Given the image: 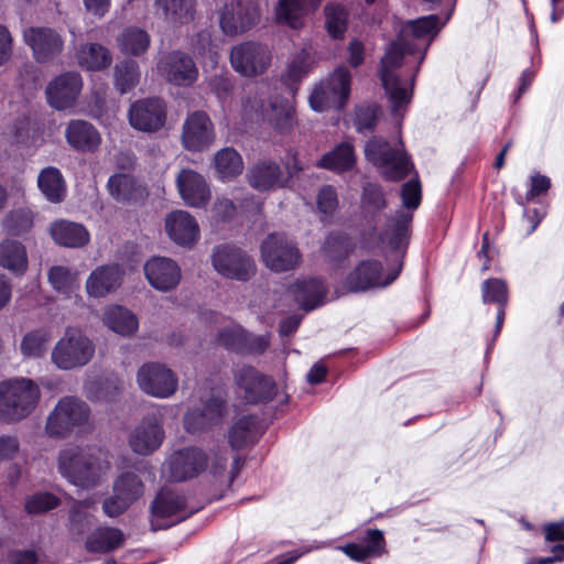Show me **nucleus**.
Masks as SVG:
<instances>
[{
	"label": "nucleus",
	"instance_id": "obj_35",
	"mask_svg": "<svg viewBox=\"0 0 564 564\" xmlns=\"http://www.w3.org/2000/svg\"><path fill=\"white\" fill-rule=\"evenodd\" d=\"M290 290L300 306L306 311L314 310L322 305L327 293L323 281L314 278L297 280L290 286Z\"/></svg>",
	"mask_w": 564,
	"mask_h": 564
},
{
	"label": "nucleus",
	"instance_id": "obj_20",
	"mask_svg": "<svg viewBox=\"0 0 564 564\" xmlns=\"http://www.w3.org/2000/svg\"><path fill=\"white\" fill-rule=\"evenodd\" d=\"M163 77L176 86H191L198 77L193 58L182 51L166 54L158 64Z\"/></svg>",
	"mask_w": 564,
	"mask_h": 564
},
{
	"label": "nucleus",
	"instance_id": "obj_29",
	"mask_svg": "<svg viewBox=\"0 0 564 564\" xmlns=\"http://www.w3.org/2000/svg\"><path fill=\"white\" fill-rule=\"evenodd\" d=\"M124 271L117 264L97 267L86 281V291L89 296L104 297L116 291L122 282Z\"/></svg>",
	"mask_w": 564,
	"mask_h": 564
},
{
	"label": "nucleus",
	"instance_id": "obj_43",
	"mask_svg": "<svg viewBox=\"0 0 564 564\" xmlns=\"http://www.w3.org/2000/svg\"><path fill=\"white\" fill-rule=\"evenodd\" d=\"M388 207L386 192L379 183L366 182L360 195V209L368 217H376Z\"/></svg>",
	"mask_w": 564,
	"mask_h": 564
},
{
	"label": "nucleus",
	"instance_id": "obj_30",
	"mask_svg": "<svg viewBox=\"0 0 564 564\" xmlns=\"http://www.w3.org/2000/svg\"><path fill=\"white\" fill-rule=\"evenodd\" d=\"M186 510V498L184 495L169 488L161 489L151 505L153 516L152 527L154 530L167 528L170 524H156L160 519H167L180 516Z\"/></svg>",
	"mask_w": 564,
	"mask_h": 564
},
{
	"label": "nucleus",
	"instance_id": "obj_58",
	"mask_svg": "<svg viewBox=\"0 0 564 564\" xmlns=\"http://www.w3.org/2000/svg\"><path fill=\"white\" fill-rule=\"evenodd\" d=\"M360 543L365 546L371 557H379L387 552L384 535L379 529L366 530Z\"/></svg>",
	"mask_w": 564,
	"mask_h": 564
},
{
	"label": "nucleus",
	"instance_id": "obj_18",
	"mask_svg": "<svg viewBox=\"0 0 564 564\" xmlns=\"http://www.w3.org/2000/svg\"><path fill=\"white\" fill-rule=\"evenodd\" d=\"M23 39L32 48L33 56L39 63L54 59L62 53L64 47L62 36L51 28H28L23 31Z\"/></svg>",
	"mask_w": 564,
	"mask_h": 564
},
{
	"label": "nucleus",
	"instance_id": "obj_57",
	"mask_svg": "<svg viewBox=\"0 0 564 564\" xmlns=\"http://www.w3.org/2000/svg\"><path fill=\"white\" fill-rule=\"evenodd\" d=\"M216 340L219 346L228 350L241 352L245 345V330L238 326L223 328Z\"/></svg>",
	"mask_w": 564,
	"mask_h": 564
},
{
	"label": "nucleus",
	"instance_id": "obj_64",
	"mask_svg": "<svg viewBox=\"0 0 564 564\" xmlns=\"http://www.w3.org/2000/svg\"><path fill=\"white\" fill-rule=\"evenodd\" d=\"M39 555L34 550H12L7 555L8 564H36Z\"/></svg>",
	"mask_w": 564,
	"mask_h": 564
},
{
	"label": "nucleus",
	"instance_id": "obj_49",
	"mask_svg": "<svg viewBox=\"0 0 564 564\" xmlns=\"http://www.w3.org/2000/svg\"><path fill=\"white\" fill-rule=\"evenodd\" d=\"M269 121L278 132L288 133L295 124V109L288 100L276 99L271 105Z\"/></svg>",
	"mask_w": 564,
	"mask_h": 564
},
{
	"label": "nucleus",
	"instance_id": "obj_19",
	"mask_svg": "<svg viewBox=\"0 0 564 564\" xmlns=\"http://www.w3.org/2000/svg\"><path fill=\"white\" fill-rule=\"evenodd\" d=\"M83 87L82 76L77 72H66L51 80L45 94L47 102L57 110L73 107Z\"/></svg>",
	"mask_w": 564,
	"mask_h": 564
},
{
	"label": "nucleus",
	"instance_id": "obj_17",
	"mask_svg": "<svg viewBox=\"0 0 564 564\" xmlns=\"http://www.w3.org/2000/svg\"><path fill=\"white\" fill-rule=\"evenodd\" d=\"M215 141L214 124L204 111H194L183 123L182 142L186 150L200 152Z\"/></svg>",
	"mask_w": 564,
	"mask_h": 564
},
{
	"label": "nucleus",
	"instance_id": "obj_41",
	"mask_svg": "<svg viewBox=\"0 0 564 564\" xmlns=\"http://www.w3.org/2000/svg\"><path fill=\"white\" fill-rule=\"evenodd\" d=\"M259 419L257 415L240 417L229 430V444L234 449H241L259 438Z\"/></svg>",
	"mask_w": 564,
	"mask_h": 564
},
{
	"label": "nucleus",
	"instance_id": "obj_23",
	"mask_svg": "<svg viewBox=\"0 0 564 564\" xmlns=\"http://www.w3.org/2000/svg\"><path fill=\"white\" fill-rule=\"evenodd\" d=\"M207 460V455L199 448L180 449L169 459L170 478L174 481H184L196 477L206 468Z\"/></svg>",
	"mask_w": 564,
	"mask_h": 564
},
{
	"label": "nucleus",
	"instance_id": "obj_4",
	"mask_svg": "<svg viewBox=\"0 0 564 564\" xmlns=\"http://www.w3.org/2000/svg\"><path fill=\"white\" fill-rule=\"evenodd\" d=\"M40 387L31 379L14 378L0 382V421L19 422L37 406Z\"/></svg>",
	"mask_w": 564,
	"mask_h": 564
},
{
	"label": "nucleus",
	"instance_id": "obj_56",
	"mask_svg": "<svg viewBox=\"0 0 564 564\" xmlns=\"http://www.w3.org/2000/svg\"><path fill=\"white\" fill-rule=\"evenodd\" d=\"M400 195L403 207L408 209V212L404 210V213H410L413 216L411 210H415L422 200V187L419 178H412L405 182L401 187ZM401 210L403 212V209Z\"/></svg>",
	"mask_w": 564,
	"mask_h": 564
},
{
	"label": "nucleus",
	"instance_id": "obj_5",
	"mask_svg": "<svg viewBox=\"0 0 564 564\" xmlns=\"http://www.w3.org/2000/svg\"><path fill=\"white\" fill-rule=\"evenodd\" d=\"M368 162L381 170V175L390 182L404 178L413 169V163L400 139L391 141L382 137H372L365 145Z\"/></svg>",
	"mask_w": 564,
	"mask_h": 564
},
{
	"label": "nucleus",
	"instance_id": "obj_38",
	"mask_svg": "<svg viewBox=\"0 0 564 564\" xmlns=\"http://www.w3.org/2000/svg\"><path fill=\"white\" fill-rule=\"evenodd\" d=\"M107 188L111 197L121 203H130L144 195V188L137 180L132 175L124 173L111 175L108 180Z\"/></svg>",
	"mask_w": 564,
	"mask_h": 564
},
{
	"label": "nucleus",
	"instance_id": "obj_7",
	"mask_svg": "<svg viewBox=\"0 0 564 564\" xmlns=\"http://www.w3.org/2000/svg\"><path fill=\"white\" fill-rule=\"evenodd\" d=\"M89 406L76 397L62 398L50 413L45 430L52 437H66L88 422Z\"/></svg>",
	"mask_w": 564,
	"mask_h": 564
},
{
	"label": "nucleus",
	"instance_id": "obj_3",
	"mask_svg": "<svg viewBox=\"0 0 564 564\" xmlns=\"http://www.w3.org/2000/svg\"><path fill=\"white\" fill-rule=\"evenodd\" d=\"M109 467L101 448L96 446H67L57 456L58 473L70 484L82 488L97 486Z\"/></svg>",
	"mask_w": 564,
	"mask_h": 564
},
{
	"label": "nucleus",
	"instance_id": "obj_16",
	"mask_svg": "<svg viewBox=\"0 0 564 564\" xmlns=\"http://www.w3.org/2000/svg\"><path fill=\"white\" fill-rule=\"evenodd\" d=\"M129 122L132 128L142 132H156L166 121V105L159 97L134 101L129 108Z\"/></svg>",
	"mask_w": 564,
	"mask_h": 564
},
{
	"label": "nucleus",
	"instance_id": "obj_22",
	"mask_svg": "<svg viewBox=\"0 0 564 564\" xmlns=\"http://www.w3.org/2000/svg\"><path fill=\"white\" fill-rule=\"evenodd\" d=\"M226 401L212 395L202 406L188 410L184 415V427L188 433L206 431L223 422Z\"/></svg>",
	"mask_w": 564,
	"mask_h": 564
},
{
	"label": "nucleus",
	"instance_id": "obj_60",
	"mask_svg": "<svg viewBox=\"0 0 564 564\" xmlns=\"http://www.w3.org/2000/svg\"><path fill=\"white\" fill-rule=\"evenodd\" d=\"M378 122V108L360 107L356 112V128L359 132L372 131Z\"/></svg>",
	"mask_w": 564,
	"mask_h": 564
},
{
	"label": "nucleus",
	"instance_id": "obj_2",
	"mask_svg": "<svg viewBox=\"0 0 564 564\" xmlns=\"http://www.w3.org/2000/svg\"><path fill=\"white\" fill-rule=\"evenodd\" d=\"M412 215L402 210L387 217L386 226L380 234L381 241L388 247L397 269L387 276L383 267L377 260L361 261L346 278L345 288L352 293L365 292L375 288H384L391 284L400 274L403 259L410 241Z\"/></svg>",
	"mask_w": 564,
	"mask_h": 564
},
{
	"label": "nucleus",
	"instance_id": "obj_36",
	"mask_svg": "<svg viewBox=\"0 0 564 564\" xmlns=\"http://www.w3.org/2000/svg\"><path fill=\"white\" fill-rule=\"evenodd\" d=\"M356 164L354 145L344 141L325 153L316 163L319 169L328 170L337 174L348 172Z\"/></svg>",
	"mask_w": 564,
	"mask_h": 564
},
{
	"label": "nucleus",
	"instance_id": "obj_44",
	"mask_svg": "<svg viewBox=\"0 0 564 564\" xmlns=\"http://www.w3.org/2000/svg\"><path fill=\"white\" fill-rule=\"evenodd\" d=\"M78 64L88 70L107 68L112 61L108 48L98 43L85 44L77 53Z\"/></svg>",
	"mask_w": 564,
	"mask_h": 564
},
{
	"label": "nucleus",
	"instance_id": "obj_32",
	"mask_svg": "<svg viewBox=\"0 0 564 564\" xmlns=\"http://www.w3.org/2000/svg\"><path fill=\"white\" fill-rule=\"evenodd\" d=\"M248 181L250 186L258 191L282 187L286 182L281 166L272 161L254 164L248 172Z\"/></svg>",
	"mask_w": 564,
	"mask_h": 564
},
{
	"label": "nucleus",
	"instance_id": "obj_48",
	"mask_svg": "<svg viewBox=\"0 0 564 564\" xmlns=\"http://www.w3.org/2000/svg\"><path fill=\"white\" fill-rule=\"evenodd\" d=\"M118 44L123 54L138 56L150 46V35L142 29L128 28L118 39Z\"/></svg>",
	"mask_w": 564,
	"mask_h": 564
},
{
	"label": "nucleus",
	"instance_id": "obj_45",
	"mask_svg": "<svg viewBox=\"0 0 564 564\" xmlns=\"http://www.w3.org/2000/svg\"><path fill=\"white\" fill-rule=\"evenodd\" d=\"M216 172L223 181H229L243 170L241 155L234 148H224L219 150L214 158Z\"/></svg>",
	"mask_w": 564,
	"mask_h": 564
},
{
	"label": "nucleus",
	"instance_id": "obj_34",
	"mask_svg": "<svg viewBox=\"0 0 564 564\" xmlns=\"http://www.w3.org/2000/svg\"><path fill=\"white\" fill-rule=\"evenodd\" d=\"M0 267L10 271L15 276L23 275L29 267L25 246L11 238L0 241Z\"/></svg>",
	"mask_w": 564,
	"mask_h": 564
},
{
	"label": "nucleus",
	"instance_id": "obj_11",
	"mask_svg": "<svg viewBox=\"0 0 564 564\" xmlns=\"http://www.w3.org/2000/svg\"><path fill=\"white\" fill-rule=\"evenodd\" d=\"M260 251L265 267L274 272L293 270L301 260V253L295 243L280 234H270L262 241Z\"/></svg>",
	"mask_w": 564,
	"mask_h": 564
},
{
	"label": "nucleus",
	"instance_id": "obj_42",
	"mask_svg": "<svg viewBox=\"0 0 564 564\" xmlns=\"http://www.w3.org/2000/svg\"><path fill=\"white\" fill-rule=\"evenodd\" d=\"M104 323L121 336H131L139 327L137 316L128 308L118 305L109 307L105 312Z\"/></svg>",
	"mask_w": 564,
	"mask_h": 564
},
{
	"label": "nucleus",
	"instance_id": "obj_26",
	"mask_svg": "<svg viewBox=\"0 0 564 564\" xmlns=\"http://www.w3.org/2000/svg\"><path fill=\"white\" fill-rule=\"evenodd\" d=\"M65 139L68 145L82 153H94L101 144V134L89 121L70 120L65 128Z\"/></svg>",
	"mask_w": 564,
	"mask_h": 564
},
{
	"label": "nucleus",
	"instance_id": "obj_54",
	"mask_svg": "<svg viewBox=\"0 0 564 564\" xmlns=\"http://www.w3.org/2000/svg\"><path fill=\"white\" fill-rule=\"evenodd\" d=\"M61 500L51 492H36L25 501V511L30 514L47 512L58 507Z\"/></svg>",
	"mask_w": 564,
	"mask_h": 564
},
{
	"label": "nucleus",
	"instance_id": "obj_6",
	"mask_svg": "<svg viewBox=\"0 0 564 564\" xmlns=\"http://www.w3.org/2000/svg\"><path fill=\"white\" fill-rule=\"evenodd\" d=\"M351 74L346 66H338L319 83L310 95V105L315 111L341 109L350 95Z\"/></svg>",
	"mask_w": 564,
	"mask_h": 564
},
{
	"label": "nucleus",
	"instance_id": "obj_31",
	"mask_svg": "<svg viewBox=\"0 0 564 564\" xmlns=\"http://www.w3.org/2000/svg\"><path fill=\"white\" fill-rule=\"evenodd\" d=\"M50 235L55 243L66 248H82L90 239L89 231L84 225L65 219L53 221Z\"/></svg>",
	"mask_w": 564,
	"mask_h": 564
},
{
	"label": "nucleus",
	"instance_id": "obj_62",
	"mask_svg": "<svg viewBox=\"0 0 564 564\" xmlns=\"http://www.w3.org/2000/svg\"><path fill=\"white\" fill-rule=\"evenodd\" d=\"M551 187V180L540 173H534L530 177V188L525 194L528 202L533 200L535 197L545 194Z\"/></svg>",
	"mask_w": 564,
	"mask_h": 564
},
{
	"label": "nucleus",
	"instance_id": "obj_12",
	"mask_svg": "<svg viewBox=\"0 0 564 564\" xmlns=\"http://www.w3.org/2000/svg\"><path fill=\"white\" fill-rule=\"evenodd\" d=\"M230 63L241 76L256 77L263 74L270 66L271 53L261 43L246 41L231 48Z\"/></svg>",
	"mask_w": 564,
	"mask_h": 564
},
{
	"label": "nucleus",
	"instance_id": "obj_1",
	"mask_svg": "<svg viewBox=\"0 0 564 564\" xmlns=\"http://www.w3.org/2000/svg\"><path fill=\"white\" fill-rule=\"evenodd\" d=\"M448 19L449 17L444 22H441V18L437 14H430L408 21L401 28L398 40L391 42L386 50L380 61L379 76L394 117L399 116L406 108L412 98V89L405 87L395 73L402 66L404 55L420 53L419 64H421L433 39Z\"/></svg>",
	"mask_w": 564,
	"mask_h": 564
},
{
	"label": "nucleus",
	"instance_id": "obj_15",
	"mask_svg": "<svg viewBox=\"0 0 564 564\" xmlns=\"http://www.w3.org/2000/svg\"><path fill=\"white\" fill-rule=\"evenodd\" d=\"M235 381L243 391L246 401L251 404L267 403L276 393L274 380L251 366L238 368L235 372Z\"/></svg>",
	"mask_w": 564,
	"mask_h": 564
},
{
	"label": "nucleus",
	"instance_id": "obj_24",
	"mask_svg": "<svg viewBox=\"0 0 564 564\" xmlns=\"http://www.w3.org/2000/svg\"><path fill=\"white\" fill-rule=\"evenodd\" d=\"M143 270L149 284L161 292L175 289L182 276L178 264L165 257H152L145 262Z\"/></svg>",
	"mask_w": 564,
	"mask_h": 564
},
{
	"label": "nucleus",
	"instance_id": "obj_55",
	"mask_svg": "<svg viewBox=\"0 0 564 564\" xmlns=\"http://www.w3.org/2000/svg\"><path fill=\"white\" fill-rule=\"evenodd\" d=\"M94 518L90 516L80 502L73 506L69 514V532L73 535H83L93 525Z\"/></svg>",
	"mask_w": 564,
	"mask_h": 564
},
{
	"label": "nucleus",
	"instance_id": "obj_61",
	"mask_svg": "<svg viewBox=\"0 0 564 564\" xmlns=\"http://www.w3.org/2000/svg\"><path fill=\"white\" fill-rule=\"evenodd\" d=\"M189 46L194 54L207 55L213 48L212 33L208 30L197 32L192 36Z\"/></svg>",
	"mask_w": 564,
	"mask_h": 564
},
{
	"label": "nucleus",
	"instance_id": "obj_9",
	"mask_svg": "<svg viewBox=\"0 0 564 564\" xmlns=\"http://www.w3.org/2000/svg\"><path fill=\"white\" fill-rule=\"evenodd\" d=\"M212 264L224 278L241 282L250 280L257 271L252 258L239 247L230 243L214 248Z\"/></svg>",
	"mask_w": 564,
	"mask_h": 564
},
{
	"label": "nucleus",
	"instance_id": "obj_33",
	"mask_svg": "<svg viewBox=\"0 0 564 564\" xmlns=\"http://www.w3.org/2000/svg\"><path fill=\"white\" fill-rule=\"evenodd\" d=\"M481 295L482 302L485 304L495 303L498 305L494 334V338H497L502 329L506 318V306L508 304V286L506 282L501 279H488L484 281V283L481 284Z\"/></svg>",
	"mask_w": 564,
	"mask_h": 564
},
{
	"label": "nucleus",
	"instance_id": "obj_39",
	"mask_svg": "<svg viewBox=\"0 0 564 564\" xmlns=\"http://www.w3.org/2000/svg\"><path fill=\"white\" fill-rule=\"evenodd\" d=\"M121 530L111 527H99L86 539L85 547L90 553H108L123 544Z\"/></svg>",
	"mask_w": 564,
	"mask_h": 564
},
{
	"label": "nucleus",
	"instance_id": "obj_53",
	"mask_svg": "<svg viewBox=\"0 0 564 564\" xmlns=\"http://www.w3.org/2000/svg\"><path fill=\"white\" fill-rule=\"evenodd\" d=\"M48 282L52 288L67 296L74 291L75 276L67 267L54 265L47 273Z\"/></svg>",
	"mask_w": 564,
	"mask_h": 564
},
{
	"label": "nucleus",
	"instance_id": "obj_47",
	"mask_svg": "<svg viewBox=\"0 0 564 564\" xmlns=\"http://www.w3.org/2000/svg\"><path fill=\"white\" fill-rule=\"evenodd\" d=\"M52 340L51 330L47 328H37L28 332L20 344L23 356L31 358L43 357L47 350V345Z\"/></svg>",
	"mask_w": 564,
	"mask_h": 564
},
{
	"label": "nucleus",
	"instance_id": "obj_63",
	"mask_svg": "<svg viewBox=\"0 0 564 564\" xmlns=\"http://www.w3.org/2000/svg\"><path fill=\"white\" fill-rule=\"evenodd\" d=\"M20 449V443L14 435L0 436V462L13 459Z\"/></svg>",
	"mask_w": 564,
	"mask_h": 564
},
{
	"label": "nucleus",
	"instance_id": "obj_40",
	"mask_svg": "<svg viewBox=\"0 0 564 564\" xmlns=\"http://www.w3.org/2000/svg\"><path fill=\"white\" fill-rule=\"evenodd\" d=\"M37 186L44 197L54 204L66 196V184L61 171L55 166L44 167L37 176Z\"/></svg>",
	"mask_w": 564,
	"mask_h": 564
},
{
	"label": "nucleus",
	"instance_id": "obj_14",
	"mask_svg": "<svg viewBox=\"0 0 564 564\" xmlns=\"http://www.w3.org/2000/svg\"><path fill=\"white\" fill-rule=\"evenodd\" d=\"M140 389L155 398H170L178 386L176 375L160 362H147L137 372Z\"/></svg>",
	"mask_w": 564,
	"mask_h": 564
},
{
	"label": "nucleus",
	"instance_id": "obj_25",
	"mask_svg": "<svg viewBox=\"0 0 564 564\" xmlns=\"http://www.w3.org/2000/svg\"><path fill=\"white\" fill-rule=\"evenodd\" d=\"M165 231L172 241L184 248H192L199 239V226L185 210H174L166 216Z\"/></svg>",
	"mask_w": 564,
	"mask_h": 564
},
{
	"label": "nucleus",
	"instance_id": "obj_52",
	"mask_svg": "<svg viewBox=\"0 0 564 564\" xmlns=\"http://www.w3.org/2000/svg\"><path fill=\"white\" fill-rule=\"evenodd\" d=\"M352 247L354 246L346 234L332 232L326 237L323 250L332 260H340L349 254Z\"/></svg>",
	"mask_w": 564,
	"mask_h": 564
},
{
	"label": "nucleus",
	"instance_id": "obj_10",
	"mask_svg": "<svg viewBox=\"0 0 564 564\" xmlns=\"http://www.w3.org/2000/svg\"><path fill=\"white\" fill-rule=\"evenodd\" d=\"M218 13L221 32L231 37L250 31L260 20L254 0H226Z\"/></svg>",
	"mask_w": 564,
	"mask_h": 564
},
{
	"label": "nucleus",
	"instance_id": "obj_46",
	"mask_svg": "<svg viewBox=\"0 0 564 564\" xmlns=\"http://www.w3.org/2000/svg\"><path fill=\"white\" fill-rule=\"evenodd\" d=\"M34 225V214L29 208H15L10 210L3 221V231L11 237H23Z\"/></svg>",
	"mask_w": 564,
	"mask_h": 564
},
{
	"label": "nucleus",
	"instance_id": "obj_21",
	"mask_svg": "<svg viewBox=\"0 0 564 564\" xmlns=\"http://www.w3.org/2000/svg\"><path fill=\"white\" fill-rule=\"evenodd\" d=\"M164 437L161 422L155 414H149L131 432L129 445L135 454L147 456L160 448Z\"/></svg>",
	"mask_w": 564,
	"mask_h": 564
},
{
	"label": "nucleus",
	"instance_id": "obj_8",
	"mask_svg": "<svg viewBox=\"0 0 564 564\" xmlns=\"http://www.w3.org/2000/svg\"><path fill=\"white\" fill-rule=\"evenodd\" d=\"M95 354L94 343L80 332L66 330L55 344L51 359L62 370H73L87 365Z\"/></svg>",
	"mask_w": 564,
	"mask_h": 564
},
{
	"label": "nucleus",
	"instance_id": "obj_13",
	"mask_svg": "<svg viewBox=\"0 0 564 564\" xmlns=\"http://www.w3.org/2000/svg\"><path fill=\"white\" fill-rule=\"evenodd\" d=\"M113 495L102 502V510L110 518L122 514L134 501L144 494V485L132 471L120 474L112 486Z\"/></svg>",
	"mask_w": 564,
	"mask_h": 564
},
{
	"label": "nucleus",
	"instance_id": "obj_50",
	"mask_svg": "<svg viewBox=\"0 0 564 564\" xmlns=\"http://www.w3.org/2000/svg\"><path fill=\"white\" fill-rule=\"evenodd\" d=\"M139 79V66L134 61H122L115 66V86L121 95L132 90Z\"/></svg>",
	"mask_w": 564,
	"mask_h": 564
},
{
	"label": "nucleus",
	"instance_id": "obj_51",
	"mask_svg": "<svg viewBox=\"0 0 564 564\" xmlns=\"http://www.w3.org/2000/svg\"><path fill=\"white\" fill-rule=\"evenodd\" d=\"M325 25L328 34L337 40L343 39L347 30V11L339 4H327L324 9Z\"/></svg>",
	"mask_w": 564,
	"mask_h": 564
},
{
	"label": "nucleus",
	"instance_id": "obj_27",
	"mask_svg": "<svg viewBox=\"0 0 564 564\" xmlns=\"http://www.w3.org/2000/svg\"><path fill=\"white\" fill-rule=\"evenodd\" d=\"M154 13L173 26L187 25L197 15V0H153Z\"/></svg>",
	"mask_w": 564,
	"mask_h": 564
},
{
	"label": "nucleus",
	"instance_id": "obj_28",
	"mask_svg": "<svg viewBox=\"0 0 564 564\" xmlns=\"http://www.w3.org/2000/svg\"><path fill=\"white\" fill-rule=\"evenodd\" d=\"M176 185L181 197L188 206L203 207L210 198L205 178L193 170L183 169L176 177Z\"/></svg>",
	"mask_w": 564,
	"mask_h": 564
},
{
	"label": "nucleus",
	"instance_id": "obj_59",
	"mask_svg": "<svg viewBox=\"0 0 564 564\" xmlns=\"http://www.w3.org/2000/svg\"><path fill=\"white\" fill-rule=\"evenodd\" d=\"M316 204L322 214L332 216L338 207L336 188L333 185H324L317 194Z\"/></svg>",
	"mask_w": 564,
	"mask_h": 564
},
{
	"label": "nucleus",
	"instance_id": "obj_37",
	"mask_svg": "<svg viewBox=\"0 0 564 564\" xmlns=\"http://www.w3.org/2000/svg\"><path fill=\"white\" fill-rule=\"evenodd\" d=\"M322 0H279L275 8L276 21L293 30L303 26L308 7H316Z\"/></svg>",
	"mask_w": 564,
	"mask_h": 564
}]
</instances>
